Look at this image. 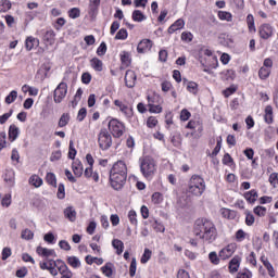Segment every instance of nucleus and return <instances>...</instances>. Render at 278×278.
Here are the masks:
<instances>
[{"label":"nucleus","mask_w":278,"mask_h":278,"mask_svg":"<svg viewBox=\"0 0 278 278\" xmlns=\"http://www.w3.org/2000/svg\"><path fill=\"white\" fill-rule=\"evenodd\" d=\"M195 236L203 240V242L212 244L216 240V226L210 219H198L195 222Z\"/></svg>","instance_id":"f257e3e1"},{"label":"nucleus","mask_w":278,"mask_h":278,"mask_svg":"<svg viewBox=\"0 0 278 278\" xmlns=\"http://www.w3.org/2000/svg\"><path fill=\"white\" fill-rule=\"evenodd\" d=\"M139 168L144 179H153L157 173V162L151 156H143L139 159Z\"/></svg>","instance_id":"f03ea898"},{"label":"nucleus","mask_w":278,"mask_h":278,"mask_svg":"<svg viewBox=\"0 0 278 278\" xmlns=\"http://www.w3.org/2000/svg\"><path fill=\"white\" fill-rule=\"evenodd\" d=\"M188 192L193 197H201L205 192V179L199 175H193L189 180Z\"/></svg>","instance_id":"7ed1b4c3"},{"label":"nucleus","mask_w":278,"mask_h":278,"mask_svg":"<svg viewBox=\"0 0 278 278\" xmlns=\"http://www.w3.org/2000/svg\"><path fill=\"white\" fill-rule=\"evenodd\" d=\"M98 142L100 149L102 151H108L110 147H112V135L108 131V129L102 128L98 135Z\"/></svg>","instance_id":"20e7f679"},{"label":"nucleus","mask_w":278,"mask_h":278,"mask_svg":"<svg viewBox=\"0 0 278 278\" xmlns=\"http://www.w3.org/2000/svg\"><path fill=\"white\" fill-rule=\"evenodd\" d=\"M68 93V85L62 81L54 89L53 101L54 103H62L64 99H66V94Z\"/></svg>","instance_id":"39448f33"},{"label":"nucleus","mask_w":278,"mask_h":278,"mask_svg":"<svg viewBox=\"0 0 278 278\" xmlns=\"http://www.w3.org/2000/svg\"><path fill=\"white\" fill-rule=\"evenodd\" d=\"M109 129L114 138H121L125 134V124L118 119H111L109 122Z\"/></svg>","instance_id":"423d86ee"},{"label":"nucleus","mask_w":278,"mask_h":278,"mask_svg":"<svg viewBox=\"0 0 278 278\" xmlns=\"http://www.w3.org/2000/svg\"><path fill=\"white\" fill-rule=\"evenodd\" d=\"M110 181L114 190H121L127 181V174H110Z\"/></svg>","instance_id":"0eeeda50"},{"label":"nucleus","mask_w":278,"mask_h":278,"mask_svg":"<svg viewBox=\"0 0 278 278\" xmlns=\"http://www.w3.org/2000/svg\"><path fill=\"white\" fill-rule=\"evenodd\" d=\"M54 266L59 270V274L61 275V278H73V271L68 268L66 263L62 260H56L53 262Z\"/></svg>","instance_id":"6e6552de"},{"label":"nucleus","mask_w":278,"mask_h":278,"mask_svg":"<svg viewBox=\"0 0 278 278\" xmlns=\"http://www.w3.org/2000/svg\"><path fill=\"white\" fill-rule=\"evenodd\" d=\"M238 245L236 243H229L224 249H222L218 253L219 260H229L231 255L236 253Z\"/></svg>","instance_id":"1a4fd4ad"},{"label":"nucleus","mask_w":278,"mask_h":278,"mask_svg":"<svg viewBox=\"0 0 278 278\" xmlns=\"http://www.w3.org/2000/svg\"><path fill=\"white\" fill-rule=\"evenodd\" d=\"M273 34L274 29L270 24H263L258 27L260 38H262L263 40H268V38H271Z\"/></svg>","instance_id":"9d476101"},{"label":"nucleus","mask_w":278,"mask_h":278,"mask_svg":"<svg viewBox=\"0 0 278 278\" xmlns=\"http://www.w3.org/2000/svg\"><path fill=\"white\" fill-rule=\"evenodd\" d=\"M110 175H127V165L123 161H117L113 164Z\"/></svg>","instance_id":"9b49d317"},{"label":"nucleus","mask_w":278,"mask_h":278,"mask_svg":"<svg viewBox=\"0 0 278 278\" xmlns=\"http://www.w3.org/2000/svg\"><path fill=\"white\" fill-rule=\"evenodd\" d=\"M114 105L118 108L119 112L124 114L127 118L131 117L134 115V112L130 108L127 106V104L123 103L121 100H115Z\"/></svg>","instance_id":"f8f14e48"},{"label":"nucleus","mask_w":278,"mask_h":278,"mask_svg":"<svg viewBox=\"0 0 278 278\" xmlns=\"http://www.w3.org/2000/svg\"><path fill=\"white\" fill-rule=\"evenodd\" d=\"M152 47L153 41L151 39H142L137 46V51L138 53H147V51H151Z\"/></svg>","instance_id":"ddd939ff"},{"label":"nucleus","mask_w":278,"mask_h":278,"mask_svg":"<svg viewBox=\"0 0 278 278\" xmlns=\"http://www.w3.org/2000/svg\"><path fill=\"white\" fill-rule=\"evenodd\" d=\"M136 72H134L132 70L126 71L125 85L127 86V88H134L136 86Z\"/></svg>","instance_id":"4468645a"},{"label":"nucleus","mask_w":278,"mask_h":278,"mask_svg":"<svg viewBox=\"0 0 278 278\" xmlns=\"http://www.w3.org/2000/svg\"><path fill=\"white\" fill-rule=\"evenodd\" d=\"M63 214L70 223H75L77 220V211L73 206H67L64 208Z\"/></svg>","instance_id":"2eb2a0df"},{"label":"nucleus","mask_w":278,"mask_h":278,"mask_svg":"<svg viewBox=\"0 0 278 278\" xmlns=\"http://www.w3.org/2000/svg\"><path fill=\"white\" fill-rule=\"evenodd\" d=\"M39 46H40V40L38 38L29 36L25 40V48L27 51H31L33 49H36Z\"/></svg>","instance_id":"dca6fc26"},{"label":"nucleus","mask_w":278,"mask_h":278,"mask_svg":"<svg viewBox=\"0 0 278 278\" xmlns=\"http://www.w3.org/2000/svg\"><path fill=\"white\" fill-rule=\"evenodd\" d=\"M185 26H186V22L182 18H179L168 27L167 31L168 34H175V31H179V29H184Z\"/></svg>","instance_id":"f3484780"},{"label":"nucleus","mask_w":278,"mask_h":278,"mask_svg":"<svg viewBox=\"0 0 278 278\" xmlns=\"http://www.w3.org/2000/svg\"><path fill=\"white\" fill-rule=\"evenodd\" d=\"M187 129H197L198 134L203 132V123L199 119H191L187 124Z\"/></svg>","instance_id":"a211bd4d"},{"label":"nucleus","mask_w":278,"mask_h":278,"mask_svg":"<svg viewBox=\"0 0 278 278\" xmlns=\"http://www.w3.org/2000/svg\"><path fill=\"white\" fill-rule=\"evenodd\" d=\"M72 168L76 177H81V175H84V164H81V161H74L72 164Z\"/></svg>","instance_id":"6ab92c4d"},{"label":"nucleus","mask_w":278,"mask_h":278,"mask_svg":"<svg viewBox=\"0 0 278 278\" xmlns=\"http://www.w3.org/2000/svg\"><path fill=\"white\" fill-rule=\"evenodd\" d=\"M37 253L38 255H41L42 257H55V250L42 248V247H37Z\"/></svg>","instance_id":"aec40b11"},{"label":"nucleus","mask_w":278,"mask_h":278,"mask_svg":"<svg viewBox=\"0 0 278 278\" xmlns=\"http://www.w3.org/2000/svg\"><path fill=\"white\" fill-rule=\"evenodd\" d=\"M240 256H233L231 261L229 262V271L230 273H238V269L240 268Z\"/></svg>","instance_id":"412c9836"},{"label":"nucleus","mask_w":278,"mask_h":278,"mask_svg":"<svg viewBox=\"0 0 278 278\" xmlns=\"http://www.w3.org/2000/svg\"><path fill=\"white\" fill-rule=\"evenodd\" d=\"M21 134V129H18V127L16 125H11L9 127V140L11 142H14V140H16V138H18V135Z\"/></svg>","instance_id":"4be33fe9"},{"label":"nucleus","mask_w":278,"mask_h":278,"mask_svg":"<svg viewBox=\"0 0 278 278\" xmlns=\"http://www.w3.org/2000/svg\"><path fill=\"white\" fill-rule=\"evenodd\" d=\"M4 181L5 184L10 187L13 188L14 184H15V174L14 170L10 169L7 170V173L4 174Z\"/></svg>","instance_id":"5701e85b"},{"label":"nucleus","mask_w":278,"mask_h":278,"mask_svg":"<svg viewBox=\"0 0 278 278\" xmlns=\"http://www.w3.org/2000/svg\"><path fill=\"white\" fill-rule=\"evenodd\" d=\"M99 5H101V0H89V14L91 16H97Z\"/></svg>","instance_id":"b1692460"},{"label":"nucleus","mask_w":278,"mask_h":278,"mask_svg":"<svg viewBox=\"0 0 278 278\" xmlns=\"http://www.w3.org/2000/svg\"><path fill=\"white\" fill-rule=\"evenodd\" d=\"M90 66L93 68V71L101 73V71H103V61L98 58H93L90 60Z\"/></svg>","instance_id":"393cba45"},{"label":"nucleus","mask_w":278,"mask_h":278,"mask_svg":"<svg viewBox=\"0 0 278 278\" xmlns=\"http://www.w3.org/2000/svg\"><path fill=\"white\" fill-rule=\"evenodd\" d=\"M112 247H113V249L116 250L117 255H122L123 251L125 249V243H123V241H121L118 239H114L112 241Z\"/></svg>","instance_id":"a878e982"},{"label":"nucleus","mask_w":278,"mask_h":278,"mask_svg":"<svg viewBox=\"0 0 278 278\" xmlns=\"http://www.w3.org/2000/svg\"><path fill=\"white\" fill-rule=\"evenodd\" d=\"M264 121H265V123H267V125H271V123L274 122V117H273V106L267 105V106L265 108Z\"/></svg>","instance_id":"bb28decb"},{"label":"nucleus","mask_w":278,"mask_h":278,"mask_svg":"<svg viewBox=\"0 0 278 278\" xmlns=\"http://www.w3.org/2000/svg\"><path fill=\"white\" fill-rule=\"evenodd\" d=\"M119 55L123 66L127 67L129 64H131V54L129 52L123 51Z\"/></svg>","instance_id":"cd10ccee"},{"label":"nucleus","mask_w":278,"mask_h":278,"mask_svg":"<svg viewBox=\"0 0 278 278\" xmlns=\"http://www.w3.org/2000/svg\"><path fill=\"white\" fill-rule=\"evenodd\" d=\"M244 199L248 203H255L257 201V191L255 189L244 193Z\"/></svg>","instance_id":"c85d7f7f"},{"label":"nucleus","mask_w":278,"mask_h":278,"mask_svg":"<svg viewBox=\"0 0 278 278\" xmlns=\"http://www.w3.org/2000/svg\"><path fill=\"white\" fill-rule=\"evenodd\" d=\"M261 262L263 263V265L265 266V268L268 270V275L269 277H275V268L273 267V264H270V262L268 261V258L266 257H262Z\"/></svg>","instance_id":"c756f323"},{"label":"nucleus","mask_w":278,"mask_h":278,"mask_svg":"<svg viewBox=\"0 0 278 278\" xmlns=\"http://www.w3.org/2000/svg\"><path fill=\"white\" fill-rule=\"evenodd\" d=\"M235 240L236 242H244V240H249V233H247L242 229H239L235 233Z\"/></svg>","instance_id":"7c9ffc66"},{"label":"nucleus","mask_w":278,"mask_h":278,"mask_svg":"<svg viewBox=\"0 0 278 278\" xmlns=\"http://www.w3.org/2000/svg\"><path fill=\"white\" fill-rule=\"evenodd\" d=\"M71 123V114L70 113H63L59 119L58 127H66Z\"/></svg>","instance_id":"2f4dec72"},{"label":"nucleus","mask_w":278,"mask_h":278,"mask_svg":"<svg viewBox=\"0 0 278 278\" xmlns=\"http://www.w3.org/2000/svg\"><path fill=\"white\" fill-rule=\"evenodd\" d=\"M43 40L48 45H53V42H55V31L47 30L46 34L43 35Z\"/></svg>","instance_id":"473e14b6"},{"label":"nucleus","mask_w":278,"mask_h":278,"mask_svg":"<svg viewBox=\"0 0 278 278\" xmlns=\"http://www.w3.org/2000/svg\"><path fill=\"white\" fill-rule=\"evenodd\" d=\"M114 265L112 263H106L104 266L101 267V271L105 277H112Z\"/></svg>","instance_id":"72a5a7b5"},{"label":"nucleus","mask_w":278,"mask_h":278,"mask_svg":"<svg viewBox=\"0 0 278 278\" xmlns=\"http://www.w3.org/2000/svg\"><path fill=\"white\" fill-rule=\"evenodd\" d=\"M28 182L35 188H40V186H42V178H40L38 175H33L30 176Z\"/></svg>","instance_id":"f704fd0d"},{"label":"nucleus","mask_w":278,"mask_h":278,"mask_svg":"<svg viewBox=\"0 0 278 278\" xmlns=\"http://www.w3.org/2000/svg\"><path fill=\"white\" fill-rule=\"evenodd\" d=\"M67 264H70L72 268H79L81 266V261H79V257L77 256H68Z\"/></svg>","instance_id":"c9c22d12"},{"label":"nucleus","mask_w":278,"mask_h":278,"mask_svg":"<svg viewBox=\"0 0 278 278\" xmlns=\"http://www.w3.org/2000/svg\"><path fill=\"white\" fill-rule=\"evenodd\" d=\"M132 21L136 23H142V21H147V16H144L143 13H141L140 10H135L132 12Z\"/></svg>","instance_id":"e433bc0d"},{"label":"nucleus","mask_w":278,"mask_h":278,"mask_svg":"<svg viewBox=\"0 0 278 278\" xmlns=\"http://www.w3.org/2000/svg\"><path fill=\"white\" fill-rule=\"evenodd\" d=\"M218 18L220 21H227V23H231V21L233 20V15H231V13L227 11H219Z\"/></svg>","instance_id":"4c0bfd02"},{"label":"nucleus","mask_w":278,"mask_h":278,"mask_svg":"<svg viewBox=\"0 0 278 278\" xmlns=\"http://www.w3.org/2000/svg\"><path fill=\"white\" fill-rule=\"evenodd\" d=\"M18 98V92L16 90H12L8 97L5 98V103L8 105L14 103L16 101V99Z\"/></svg>","instance_id":"58836bf2"},{"label":"nucleus","mask_w":278,"mask_h":278,"mask_svg":"<svg viewBox=\"0 0 278 278\" xmlns=\"http://www.w3.org/2000/svg\"><path fill=\"white\" fill-rule=\"evenodd\" d=\"M187 90L188 92H190L191 94H198L199 92V84L194 83V81H189L187 84Z\"/></svg>","instance_id":"ea45409f"},{"label":"nucleus","mask_w":278,"mask_h":278,"mask_svg":"<svg viewBox=\"0 0 278 278\" xmlns=\"http://www.w3.org/2000/svg\"><path fill=\"white\" fill-rule=\"evenodd\" d=\"M12 10V2L10 0H0V12H8Z\"/></svg>","instance_id":"a19ab883"},{"label":"nucleus","mask_w":278,"mask_h":278,"mask_svg":"<svg viewBox=\"0 0 278 278\" xmlns=\"http://www.w3.org/2000/svg\"><path fill=\"white\" fill-rule=\"evenodd\" d=\"M46 181H47V184H49V186H53L54 188H55V186H58V179L55 178V174H53V173L47 174Z\"/></svg>","instance_id":"79ce46f5"},{"label":"nucleus","mask_w":278,"mask_h":278,"mask_svg":"<svg viewBox=\"0 0 278 278\" xmlns=\"http://www.w3.org/2000/svg\"><path fill=\"white\" fill-rule=\"evenodd\" d=\"M258 77L260 79H268L270 77V70L262 66L258 71Z\"/></svg>","instance_id":"37998d69"},{"label":"nucleus","mask_w":278,"mask_h":278,"mask_svg":"<svg viewBox=\"0 0 278 278\" xmlns=\"http://www.w3.org/2000/svg\"><path fill=\"white\" fill-rule=\"evenodd\" d=\"M128 36L129 34L127 33V29L121 28L115 35V40H127Z\"/></svg>","instance_id":"c03bdc74"},{"label":"nucleus","mask_w":278,"mask_h":278,"mask_svg":"<svg viewBox=\"0 0 278 278\" xmlns=\"http://www.w3.org/2000/svg\"><path fill=\"white\" fill-rule=\"evenodd\" d=\"M208 260L211 264H214L215 266H218V264H220V256H218L216 252H211L208 254Z\"/></svg>","instance_id":"a18cd8bd"},{"label":"nucleus","mask_w":278,"mask_h":278,"mask_svg":"<svg viewBox=\"0 0 278 278\" xmlns=\"http://www.w3.org/2000/svg\"><path fill=\"white\" fill-rule=\"evenodd\" d=\"M162 201H164V195H162V193L154 192L152 194V203H154V205H160V203H162Z\"/></svg>","instance_id":"49530a36"},{"label":"nucleus","mask_w":278,"mask_h":278,"mask_svg":"<svg viewBox=\"0 0 278 278\" xmlns=\"http://www.w3.org/2000/svg\"><path fill=\"white\" fill-rule=\"evenodd\" d=\"M137 214H136V211H129L128 212V218H129V223L130 225H135L138 226V218H137Z\"/></svg>","instance_id":"de8ad7c7"},{"label":"nucleus","mask_w":278,"mask_h":278,"mask_svg":"<svg viewBox=\"0 0 278 278\" xmlns=\"http://www.w3.org/2000/svg\"><path fill=\"white\" fill-rule=\"evenodd\" d=\"M21 238L23 240H34V232L29 229H24L22 231Z\"/></svg>","instance_id":"09e8293b"},{"label":"nucleus","mask_w":278,"mask_h":278,"mask_svg":"<svg viewBox=\"0 0 278 278\" xmlns=\"http://www.w3.org/2000/svg\"><path fill=\"white\" fill-rule=\"evenodd\" d=\"M70 18H79L81 16V11L79 8H73L68 11Z\"/></svg>","instance_id":"8fccbe9b"},{"label":"nucleus","mask_w":278,"mask_h":278,"mask_svg":"<svg viewBox=\"0 0 278 278\" xmlns=\"http://www.w3.org/2000/svg\"><path fill=\"white\" fill-rule=\"evenodd\" d=\"M248 264H251V266H257V256L255 255V252H251L250 255L247 256Z\"/></svg>","instance_id":"3c124183"},{"label":"nucleus","mask_w":278,"mask_h":278,"mask_svg":"<svg viewBox=\"0 0 278 278\" xmlns=\"http://www.w3.org/2000/svg\"><path fill=\"white\" fill-rule=\"evenodd\" d=\"M138 263L136 262V257L131 260L130 267H129V276L136 277V270H137Z\"/></svg>","instance_id":"603ef678"},{"label":"nucleus","mask_w":278,"mask_h":278,"mask_svg":"<svg viewBox=\"0 0 278 278\" xmlns=\"http://www.w3.org/2000/svg\"><path fill=\"white\" fill-rule=\"evenodd\" d=\"M237 278H253V273L249 269H242L237 274Z\"/></svg>","instance_id":"864d4df0"},{"label":"nucleus","mask_w":278,"mask_h":278,"mask_svg":"<svg viewBox=\"0 0 278 278\" xmlns=\"http://www.w3.org/2000/svg\"><path fill=\"white\" fill-rule=\"evenodd\" d=\"M147 127H149L150 129H153V127H157V117L155 116L148 117Z\"/></svg>","instance_id":"5fc2aeb1"},{"label":"nucleus","mask_w":278,"mask_h":278,"mask_svg":"<svg viewBox=\"0 0 278 278\" xmlns=\"http://www.w3.org/2000/svg\"><path fill=\"white\" fill-rule=\"evenodd\" d=\"M269 184L274 187H278V173H271L269 175Z\"/></svg>","instance_id":"6e6d98bb"},{"label":"nucleus","mask_w":278,"mask_h":278,"mask_svg":"<svg viewBox=\"0 0 278 278\" xmlns=\"http://www.w3.org/2000/svg\"><path fill=\"white\" fill-rule=\"evenodd\" d=\"M222 216L224 218H233L236 213L229 208H222Z\"/></svg>","instance_id":"4d7b16f0"},{"label":"nucleus","mask_w":278,"mask_h":278,"mask_svg":"<svg viewBox=\"0 0 278 278\" xmlns=\"http://www.w3.org/2000/svg\"><path fill=\"white\" fill-rule=\"evenodd\" d=\"M192 38H194V36L190 31H184L181 34L182 42H192Z\"/></svg>","instance_id":"13d9d810"},{"label":"nucleus","mask_w":278,"mask_h":278,"mask_svg":"<svg viewBox=\"0 0 278 278\" xmlns=\"http://www.w3.org/2000/svg\"><path fill=\"white\" fill-rule=\"evenodd\" d=\"M151 250L146 249L143 252V255L141 256V264H147L151 260Z\"/></svg>","instance_id":"bf43d9fd"},{"label":"nucleus","mask_w":278,"mask_h":278,"mask_svg":"<svg viewBox=\"0 0 278 278\" xmlns=\"http://www.w3.org/2000/svg\"><path fill=\"white\" fill-rule=\"evenodd\" d=\"M255 223V216H253L252 213H247L245 214V225H248V227H252V225H254Z\"/></svg>","instance_id":"052dcab7"},{"label":"nucleus","mask_w":278,"mask_h":278,"mask_svg":"<svg viewBox=\"0 0 278 278\" xmlns=\"http://www.w3.org/2000/svg\"><path fill=\"white\" fill-rule=\"evenodd\" d=\"M119 28H121V22L114 21L110 28L111 36H114V34H116V31H118Z\"/></svg>","instance_id":"680f3d73"},{"label":"nucleus","mask_w":278,"mask_h":278,"mask_svg":"<svg viewBox=\"0 0 278 278\" xmlns=\"http://www.w3.org/2000/svg\"><path fill=\"white\" fill-rule=\"evenodd\" d=\"M105 53H108V45H105V42H101L99 48L97 49V54L104 55Z\"/></svg>","instance_id":"e2e57ef3"},{"label":"nucleus","mask_w":278,"mask_h":278,"mask_svg":"<svg viewBox=\"0 0 278 278\" xmlns=\"http://www.w3.org/2000/svg\"><path fill=\"white\" fill-rule=\"evenodd\" d=\"M254 214H256V216H266V207L265 206H256L254 207Z\"/></svg>","instance_id":"0e129e2a"},{"label":"nucleus","mask_w":278,"mask_h":278,"mask_svg":"<svg viewBox=\"0 0 278 278\" xmlns=\"http://www.w3.org/2000/svg\"><path fill=\"white\" fill-rule=\"evenodd\" d=\"M58 199H64L66 197L64 184H60L56 193Z\"/></svg>","instance_id":"69168bd1"},{"label":"nucleus","mask_w":278,"mask_h":278,"mask_svg":"<svg viewBox=\"0 0 278 278\" xmlns=\"http://www.w3.org/2000/svg\"><path fill=\"white\" fill-rule=\"evenodd\" d=\"M49 72V70H47V67H40L37 72V77H39V79H45L47 77V73Z\"/></svg>","instance_id":"338daca9"},{"label":"nucleus","mask_w":278,"mask_h":278,"mask_svg":"<svg viewBox=\"0 0 278 278\" xmlns=\"http://www.w3.org/2000/svg\"><path fill=\"white\" fill-rule=\"evenodd\" d=\"M190 116H192V114L190 113V111H188L187 109H184L180 112V119L181 121H188L190 118Z\"/></svg>","instance_id":"774afa93"}]
</instances>
